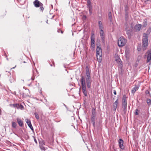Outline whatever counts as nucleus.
Segmentation results:
<instances>
[{
	"instance_id": "obj_4",
	"label": "nucleus",
	"mask_w": 151,
	"mask_h": 151,
	"mask_svg": "<svg viewBox=\"0 0 151 151\" xmlns=\"http://www.w3.org/2000/svg\"><path fill=\"white\" fill-rule=\"evenodd\" d=\"M127 40L122 36L120 37L118 41V44L119 47H122L124 46Z\"/></svg>"
},
{
	"instance_id": "obj_26",
	"label": "nucleus",
	"mask_w": 151,
	"mask_h": 151,
	"mask_svg": "<svg viewBox=\"0 0 151 151\" xmlns=\"http://www.w3.org/2000/svg\"><path fill=\"white\" fill-rule=\"evenodd\" d=\"M137 50L138 51H139L141 50V48L140 45H139L138 46Z\"/></svg>"
},
{
	"instance_id": "obj_30",
	"label": "nucleus",
	"mask_w": 151,
	"mask_h": 151,
	"mask_svg": "<svg viewBox=\"0 0 151 151\" xmlns=\"http://www.w3.org/2000/svg\"><path fill=\"white\" fill-rule=\"evenodd\" d=\"M17 123H22L23 122L19 118H17Z\"/></svg>"
},
{
	"instance_id": "obj_6",
	"label": "nucleus",
	"mask_w": 151,
	"mask_h": 151,
	"mask_svg": "<svg viewBox=\"0 0 151 151\" xmlns=\"http://www.w3.org/2000/svg\"><path fill=\"white\" fill-rule=\"evenodd\" d=\"M100 34L102 42L104 43L105 41V35L103 30H100Z\"/></svg>"
},
{
	"instance_id": "obj_8",
	"label": "nucleus",
	"mask_w": 151,
	"mask_h": 151,
	"mask_svg": "<svg viewBox=\"0 0 151 151\" xmlns=\"http://www.w3.org/2000/svg\"><path fill=\"white\" fill-rule=\"evenodd\" d=\"M33 4L36 7H38L40 6L43 5V4L38 0H35L33 2Z\"/></svg>"
},
{
	"instance_id": "obj_19",
	"label": "nucleus",
	"mask_w": 151,
	"mask_h": 151,
	"mask_svg": "<svg viewBox=\"0 0 151 151\" xmlns=\"http://www.w3.org/2000/svg\"><path fill=\"white\" fill-rule=\"evenodd\" d=\"M96 116V110L94 108H93L92 110V116Z\"/></svg>"
},
{
	"instance_id": "obj_24",
	"label": "nucleus",
	"mask_w": 151,
	"mask_h": 151,
	"mask_svg": "<svg viewBox=\"0 0 151 151\" xmlns=\"http://www.w3.org/2000/svg\"><path fill=\"white\" fill-rule=\"evenodd\" d=\"M91 120L92 122H94L95 121L96 119V116H91Z\"/></svg>"
},
{
	"instance_id": "obj_5",
	"label": "nucleus",
	"mask_w": 151,
	"mask_h": 151,
	"mask_svg": "<svg viewBox=\"0 0 151 151\" xmlns=\"http://www.w3.org/2000/svg\"><path fill=\"white\" fill-rule=\"evenodd\" d=\"M127 103L126 100V97L125 95H124L123 97L122 105V108L124 109V111H125L127 108Z\"/></svg>"
},
{
	"instance_id": "obj_16",
	"label": "nucleus",
	"mask_w": 151,
	"mask_h": 151,
	"mask_svg": "<svg viewBox=\"0 0 151 151\" xmlns=\"http://www.w3.org/2000/svg\"><path fill=\"white\" fill-rule=\"evenodd\" d=\"M99 26V29L100 30H103L104 27L102 25V23L101 21H99L98 22Z\"/></svg>"
},
{
	"instance_id": "obj_41",
	"label": "nucleus",
	"mask_w": 151,
	"mask_h": 151,
	"mask_svg": "<svg viewBox=\"0 0 151 151\" xmlns=\"http://www.w3.org/2000/svg\"><path fill=\"white\" fill-rule=\"evenodd\" d=\"M31 79H32V80L33 81L34 79V78H33L32 77L31 78Z\"/></svg>"
},
{
	"instance_id": "obj_13",
	"label": "nucleus",
	"mask_w": 151,
	"mask_h": 151,
	"mask_svg": "<svg viewBox=\"0 0 151 151\" xmlns=\"http://www.w3.org/2000/svg\"><path fill=\"white\" fill-rule=\"evenodd\" d=\"M142 25L141 24H138L135 26V29L137 31H139L141 28Z\"/></svg>"
},
{
	"instance_id": "obj_40",
	"label": "nucleus",
	"mask_w": 151,
	"mask_h": 151,
	"mask_svg": "<svg viewBox=\"0 0 151 151\" xmlns=\"http://www.w3.org/2000/svg\"><path fill=\"white\" fill-rule=\"evenodd\" d=\"M109 18L111 19L112 18V17H111V14H109Z\"/></svg>"
},
{
	"instance_id": "obj_2",
	"label": "nucleus",
	"mask_w": 151,
	"mask_h": 151,
	"mask_svg": "<svg viewBox=\"0 0 151 151\" xmlns=\"http://www.w3.org/2000/svg\"><path fill=\"white\" fill-rule=\"evenodd\" d=\"M148 37L146 33L143 34L142 37V49L143 50H146L148 46Z\"/></svg>"
},
{
	"instance_id": "obj_12",
	"label": "nucleus",
	"mask_w": 151,
	"mask_h": 151,
	"mask_svg": "<svg viewBox=\"0 0 151 151\" xmlns=\"http://www.w3.org/2000/svg\"><path fill=\"white\" fill-rule=\"evenodd\" d=\"M118 103V100L117 99L113 104V109L114 111H115L116 109Z\"/></svg>"
},
{
	"instance_id": "obj_42",
	"label": "nucleus",
	"mask_w": 151,
	"mask_h": 151,
	"mask_svg": "<svg viewBox=\"0 0 151 151\" xmlns=\"http://www.w3.org/2000/svg\"><path fill=\"white\" fill-rule=\"evenodd\" d=\"M35 141L36 143H37V140H36V139H35Z\"/></svg>"
},
{
	"instance_id": "obj_18",
	"label": "nucleus",
	"mask_w": 151,
	"mask_h": 151,
	"mask_svg": "<svg viewBox=\"0 0 151 151\" xmlns=\"http://www.w3.org/2000/svg\"><path fill=\"white\" fill-rule=\"evenodd\" d=\"M125 9L126 12V17H128V11L129 10L128 6L127 5H126L125 6Z\"/></svg>"
},
{
	"instance_id": "obj_38",
	"label": "nucleus",
	"mask_w": 151,
	"mask_h": 151,
	"mask_svg": "<svg viewBox=\"0 0 151 151\" xmlns=\"http://www.w3.org/2000/svg\"><path fill=\"white\" fill-rule=\"evenodd\" d=\"M19 126L22 127L23 126V123H18Z\"/></svg>"
},
{
	"instance_id": "obj_14",
	"label": "nucleus",
	"mask_w": 151,
	"mask_h": 151,
	"mask_svg": "<svg viewBox=\"0 0 151 151\" xmlns=\"http://www.w3.org/2000/svg\"><path fill=\"white\" fill-rule=\"evenodd\" d=\"M138 87L137 85H135L134 87L132 90V93L134 94L136 91L138 89Z\"/></svg>"
},
{
	"instance_id": "obj_39",
	"label": "nucleus",
	"mask_w": 151,
	"mask_h": 151,
	"mask_svg": "<svg viewBox=\"0 0 151 151\" xmlns=\"http://www.w3.org/2000/svg\"><path fill=\"white\" fill-rule=\"evenodd\" d=\"M129 30V27H127L126 28V31H127Z\"/></svg>"
},
{
	"instance_id": "obj_20",
	"label": "nucleus",
	"mask_w": 151,
	"mask_h": 151,
	"mask_svg": "<svg viewBox=\"0 0 151 151\" xmlns=\"http://www.w3.org/2000/svg\"><path fill=\"white\" fill-rule=\"evenodd\" d=\"M147 24V22L146 19H145L144 20L143 23V27H146Z\"/></svg>"
},
{
	"instance_id": "obj_17",
	"label": "nucleus",
	"mask_w": 151,
	"mask_h": 151,
	"mask_svg": "<svg viewBox=\"0 0 151 151\" xmlns=\"http://www.w3.org/2000/svg\"><path fill=\"white\" fill-rule=\"evenodd\" d=\"M87 5L88 9L92 8L91 2L89 0L87 1Z\"/></svg>"
},
{
	"instance_id": "obj_31",
	"label": "nucleus",
	"mask_w": 151,
	"mask_h": 151,
	"mask_svg": "<svg viewBox=\"0 0 151 151\" xmlns=\"http://www.w3.org/2000/svg\"><path fill=\"white\" fill-rule=\"evenodd\" d=\"M26 123H31V121L30 120L28 119H25Z\"/></svg>"
},
{
	"instance_id": "obj_29",
	"label": "nucleus",
	"mask_w": 151,
	"mask_h": 151,
	"mask_svg": "<svg viewBox=\"0 0 151 151\" xmlns=\"http://www.w3.org/2000/svg\"><path fill=\"white\" fill-rule=\"evenodd\" d=\"M40 6V9L41 11H42L44 9V8H43V5Z\"/></svg>"
},
{
	"instance_id": "obj_48",
	"label": "nucleus",
	"mask_w": 151,
	"mask_h": 151,
	"mask_svg": "<svg viewBox=\"0 0 151 151\" xmlns=\"http://www.w3.org/2000/svg\"><path fill=\"white\" fill-rule=\"evenodd\" d=\"M51 65V66H52V65Z\"/></svg>"
},
{
	"instance_id": "obj_36",
	"label": "nucleus",
	"mask_w": 151,
	"mask_h": 151,
	"mask_svg": "<svg viewBox=\"0 0 151 151\" xmlns=\"http://www.w3.org/2000/svg\"><path fill=\"white\" fill-rule=\"evenodd\" d=\"M40 144H41V145H42V146H43L44 145H45V142H41V143H40Z\"/></svg>"
},
{
	"instance_id": "obj_3",
	"label": "nucleus",
	"mask_w": 151,
	"mask_h": 151,
	"mask_svg": "<svg viewBox=\"0 0 151 151\" xmlns=\"http://www.w3.org/2000/svg\"><path fill=\"white\" fill-rule=\"evenodd\" d=\"M96 57L99 62L101 61L102 58V50L101 47H97L96 49Z\"/></svg>"
},
{
	"instance_id": "obj_34",
	"label": "nucleus",
	"mask_w": 151,
	"mask_h": 151,
	"mask_svg": "<svg viewBox=\"0 0 151 151\" xmlns=\"http://www.w3.org/2000/svg\"><path fill=\"white\" fill-rule=\"evenodd\" d=\"M145 93L147 94H149L150 95V92L148 90H146L145 91Z\"/></svg>"
},
{
	"instance_id": "obj_15",
	"label": "nucleus",
	"mask_w": 151,
	"mask_h": 151,
	"mask_svg": "<svg viewBox=\"0 0 151 151\" xmlns=\"http://www.w3.org/2000/svg\"><path fill=\"white\" fill-rule=\"evenodd\" d=\"M115 61L119 65L121 64V61L120 58L117 56L116 58Z\"/></svg>"
},
{
	"instance_id": "obj_28",
	"label": "nucleus",
	"mask_w": 151,
	"mask_h": 151,
	"mask_svg": "<svg viewBox=\"0 0 151 151\" xmlns=\"http://www.w3.org/2000/svg\"><path fill=\"white\" fill-rule=\"evenodd\" d=\"M126 33L127 35H129L130 34L131 31L130 30H128L126 31Z\"/></svg>"
},
{
	"instance_id": "obj_1",
	"label": "nucleus",
	"mask_w": 151,
	"mask_h": 151,
	"mask_svg": "<svg viewBox=\"0 0 151 151\" xmlns=\"http://www.w3.org/2000/svg\"><path fill=\"white\" fill-rule=\"evenodd\" d=\"M86 75L85 78L83 76H82L81 81L83 93L85 96H87V94L85 80L88 88H90L91 87L92 81L91 80V77L88 67L86 66Z\"/></svg>"
},
{
	"instance_id": "obj_10",
	"label": "nucleus",
	"mask_w": 151,
	"mask_h": 151,
	"mask_svg": "<svg viewBox=\"0 0 151 151\" xmlns=\"http://www.w3.org/2000/svg\"><path fill=\"white\" fill-rule=\"evenodd\" d=\"M148 53L147 56V62L148 63L151 60V50H149L147 52Z\"/></svg>"
},
{
	"instance_id": "obj_21",
	"label": "nucleus",
	"mask_w": 151,
	"mask_h": 151,
	"mask_svg": "<svg viewBox=\"0 0 151 151\" xmlns=\"http://www.w3.org/2000/svg\"><path fill=\"white\" fill-rule=\"evenodd\" d=\"M28 125L32 131H33L34 129L31 123H27Z\"/></svg>"
},
{
	"instance_id": "obj_46",
	"label": "nucleus",
	"mask_w": 151,
	"mask_h": 151,
	"mask_svg": "<svg viewBox=\"0 0 151 151\" xmlns=\"http://www.w3.org/2000/svg\"><path fill=\"white\" fill-rule=\"evenodd\" d=\"M15 68V67H13V68H11V69H12V68Z\"/></svg>"
},
{
	"instance_id": "obj_33",
	"label": "nucleus",
	"mask_w": 151,
	"mask_h": 151,
	"mask_svg": "<svg viewBox=\"0 0 151 151\" xmlns=\"http://www.w3.org/2000/svg\"><path fill=\"white\" fill-rule=\"evenodd\" d=\"M138 110L137 109H136V111H135V114L136 115H138Z\"/></svg>"
},
{
	"instance_id": "obj_11",
	"label": "nucleus",
	"mask_w": 151,
	"mask_h": 151,
	"mask_svg": "<svg viewBox=\"0 0 151 151\" xmlns=\"http://www.w3.org/2000/svg\"><path fill=\"white\" fill-rule=\"evenodd\" d=\"M10 106H13L15 108H16L17 109H20V106H22V107H23L22 105L19 104H10Z\"/></svg>"
},
{
	"instance_id": "obj_44",
	"label": "nucleus",
	"mask_w": 151,
	"mask_h": 151,
	"mask_svg": "<svg viewBox=\"0 0 151 151\" xmlns=\"http://www.w3.org/2000/svg\"><path fill=\"white\" fill-rule=\"evenodd\" d=\"M1 109H0V114L1 115Z\"/></svg>"
},
{
	"instance_id": "obj_45",
	"label": "nucleus",
	"mask_w": 151,
	"mask_h": 151,
	"mask_svg": "<svg viewBox=\"0 0 151 151\" xmlns=\"http://www.w3.org/2000/svg\"><path fill=\"white\" fill-rule=\"evenodd\" d=\"M23 108V107H22V106H20V109H22V108Z\"/></svg>"
},
{
	"instance_id": "obj_35",
	"label": "nucleus",
	"mask_w": 151,
	"mask_h": 151,
	"mask_svg": "<svg viewBox=\"0 0 151 151\" xmlns=\"http://www.w3.org/2000/svg\"><path fill=\"white\" fill-rule=\"evenodd\" d=\"M86 15H83V19H86Z\"/></svg>"
},
{
	"instance_id": "obj_7",
	"label": "nucleus",
	"mask_w": 151,
	"mask_h": 151,
	"mask_svg": "<svg viewBox=\"0 0 151 151\" xmlns=\"http://www.w3.org/2000/svg\"><path fill=\"white\" fill-rule=\"evenodd\" d=\"M119 147L122 150H124V147L123 145L124 141L121 139H120L118 141Z\"/></svg>"
},
{
	"instance_id": "obj_23",
	"label": "nucleus",
	"mask_w": 151,
	"mask_h": 151,
	"mask_svg": "<svg viewBox=\"0 0 151 151\" xmlns=\"http://www.w3.org/2000/svg\"><path fill=\"white\" fill-rule=\"evenodd\" d=\"M147 102L149 105H150L151 104V100L150 99H147Z\"/></svg>"
},
{
	"instance_id": "obj_25",
	"label": "nucleus",
	"mask_w": 151,
	"mask_h": 151,
	"mask_svg": "<svg viewBox=\"0 0 151 151\" xmlns=\"http://www.w3.org/2000/svg\"><path fill=\"white\" fill-rule=\"evenodd\" d=\"M35 117L37 119H39V116L38 114L37 113H35Z\"/></svg>"
},
{
	"instance_id": "obj_27",
	"label": "nucleus",
	"mask_w": 151,
	"mask_h": 151,
	"mask_svg": "<svg viewBox=\"0 0 151 151\" xmlns=\"http://www.w3.org/2000/svg\"><path fill=\"white\" fill-rule=\"evenodd\" d=\"M89 14L90 15H91L92 13V8L88 9Z\"/></svg>"
},
{
	"instance_id": "obj_32",
	"label": "nucleus",
	"mask_w": 151,
	"mask_h": 151,
	"mask_svg": "<svg viewBox=\"0 0 151 151\" xmlns=\"http://www.w3.org/2000/svg\"><path fill=\"white\" fill-rule=\"evenodd\" d=\"M12 126L14 128H16V126H17V123H12Z\"/></svg>"
},
{
	"instance_id": "obj_37",
	"label": "nucleus",
	"mask_w": 151,
	"mask_h": 151,
	"mask_svg": "<svg viewBox=\"0 0 151 151\" xmlns=\"http://www.w3.org/2000/svg\"><path fill=\"white\" fill-rule=\"evenodd\" d=\"M113 93L114 95H116V91L115 90H114L113 91Z\"/></svg>"
},
{
	"instance_id": "obj_47",
	"label": "nucleus",
	"mask_w": 151,
	"mask_h": 151,
	"mask_svg": "<svg viewBox=\"0 0 151 151\" xmlns=\"http://www.w3.org/2000/svg\"><path fill=\"white\" fill-rule=\"evenodd\" d=\"M93 126H94V123H93Z\"/></svg>"
},
{
	"instance_id": "obj_9",
	"label": "nucleus",
	"mask_w": 151,
	"mask_h": 151,
	"mask_svg": "<svg viewBox=\"0 0 151 151\" xmlns=\"http://www.w3.org/2000/svg\"><path fill=\"white\" fill-rule=\"evenodd\" d=\"M91 45L92 47H94L95 46V36L94 34L91 35Z\"/></svg>"
},
{
	"instance_id": "obj_22",
	"label": "nucleus",
	"mask_w": 151,
	"mask_h": 151,
	"mask_svg": "<svg viewBox=\"0 0 151 151\" xmlns=\"http://www.w3.org/2000/svg\"><path fill=\"white\" fill-rule=\"evenodd\" d=\"M40 147L42 150H45V147L43 146H42L41 144H40Z\"/></svg>"
},
{
	"instance_id": "obj_43",
	"label": "nucleus",
	"mask_w": 151,
	"mask_h": 151,
	"mask_svg": "<svg viewBox=\"0 0 151 151\" xmlns=\"http://www.w3.org/2000/svg\"><path fill=\"white\" fill-rule=\"evenodd\" d=\"M62 34L63 33V31L62 30H60Z\"/></svg>"
}]
</instances>
